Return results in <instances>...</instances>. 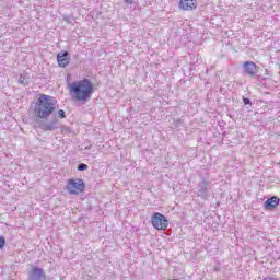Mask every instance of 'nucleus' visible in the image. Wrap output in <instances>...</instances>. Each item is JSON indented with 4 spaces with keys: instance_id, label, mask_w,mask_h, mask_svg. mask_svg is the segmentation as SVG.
Wrapping results in <instances>:
<instances>
[{
    "instance_id": "f257e3e1",
    "label": "nucleus",
    "mask_w": 280,
    "mask_h": 280,
    "mask_svg": "<svg viewBox=\"0 0 280 280\" xmlns=\"http://www.w3.org/2000/svg\"><path fill=\"white\" fill-rule=\"evenodd\" d=\"M69 93L75 102H86L93 95V83L89 79L74 81L69 85Z\"/></svg>"
},
{
    "instance_id": "f03ea898",
    "label": "nucleus",
    "mask_w": 280,
    "mask_h": 280,
    "mask_svg": "<svg viewBox=\"0 0 280 280\" xmlns=\"http://www.w3.org/2000/svg\"><path fill=\"white\" fill-rule=\"evenodd\" d=\"M56 110V100L49 95H40L35 105V115L39 119H47Z\"/></svg>"
},
{
    "instance_id": "7ed1b4c3",
    "label": "nucleus",
    "mask_w": 280,
    "mask_h": 280,
    "mask_svg": "<svg viewBox=\"0 0 280 280\" xmlns=\"http://www.w3.org/2000/svg\"><path fill=\"white\" fill-rule=\"evenodd\" d=\"M86 185L84 184L83 179H68L67 189L68 194H70L71 196H78L79 194H82V191H84Z\"/></svg>"
},
{
    "instance_id": "20e7f679",
    "label": "nucleus",
    "mask_w": 280,
    "mask_h": 280,
    "mask_svg": "<svg viewBox=\"0 0 280 280\" xmlns=\"http://www.w3.org/2000/svg\"><path fill=\"white\" fill-rule=\"evenodd\" d=\"M151 224L156 231H165L170 226V221L165 215L154 212L151 217Z\"/></svg>"
},
{
    "instance_id": "39448f33",
    "label": "nucleus",
    "mask_w": 280,
    "mask_h": 280,
    "mask_svg": "<svg viewBox=\"0 0 280 280\" xmlns=\"http://www.w3.org/2000/svg\"><path fill=\"white\" fill-rule=\"evenodd\" d=\"M197 196L202 198V200H209V184L206 180H202L197 186Z\"/></svg>"
},
{
    "instance_id": "423d86ee",
    "label": "nucleus",
    "mask_w": 280,
    "mask_h": 280,
    "mask_svg": "<svg viewBox=\"0 0 280 280\" xmlns=\"http://www.w3.org/2000/svg\"><path fill=\"white\" fill-rule=\"evenodd\" d=\"M178 8L179 10L190 12L198 8V2L196 0H179Z\"/></svg>"
},
{
    "instance_id": "0eeeda50",
    "label": "nucleus",
    "mask_w": 280,
    "mask_h": 280,
    "mask_svg": "<svg viewBox=\"0 0 280 280\" xmlns=\"http://www.w3.org/2000/svg\"><path fill=\"white\" fill-rule=\"evenodd\" d=\"M243 69L245 71V73H247V75H250V78H253V75H255L257 73V65H255V62H253V61L244 62Z\"/></svg>"
},
{
    "instance_id": "6e6552de",
    "label": "nucleus",
    "mask_w": 280,
    "mask_h": 280,
    "mask_svg": "<svg viewBox=\"0 0 280 280\" xmlns=\"http://www.w3.org/2000/svg\"><path fill=\"white\" fill-rule=\"evenodd\" d=\"M69 52L65 51L57 55V62L59 67H67V65H69Z\"/></svg>"
},
{
    "instance_id": "1a4fd4ad",
    "label": "nucleus",
    "mask_w": 280,
    "mask_h": 280,
    "mask_svg": "<svg viewBox=\"0 0 280 280\" xmlns=\"http://www.w3.org/2000/svg\"><path fill=\"white\" fill-rule=\"evenodd\" d=\"M39 128L42 130L50 131V132L54 131V130H57V128H58V120H52L50 122H42L39 125Z\"/></svg>"
},
{
    "instance_id": "9d476101",
    "label": "nucleus",
    "mask_w": 280,
    "mask_h": 280,
    "mask_svg": "<svg viewBox=\"0 0 280 280\" xmlns=\"http://www.w3.org/2000/svg\"><path fill=\"white\" fill-rule=\"evenodd\" d=\"M279 205V198L277 197H271L267 201H265V207H271L275 209Z\"/></svg>"
},
{
    "instance_id": "9b49d317",
    "label": "nucleus",
    "mask_w": 280,
    "mask_h": 280,
    "mask_svg": "<svg viewBox=\"0 0 280 280\" xmlns=\"http://www.w3.org/2000/svg\"><path fill=\"white\" fill-rule=\"evenodd\" d=\"M40 277H43V269L34 267L31 271V278L40 279Z\"/></svg>"
},
{
    "instance_id": "f8f14e48",
    "label": "nucleus",
    "mask_w": 280,
    "mask_h": 280,
    "mask_svg": "<svg viewBox=\"0 0 280 280\" xmlns=\"http://www.w3.org/2000/svg\"><path fill=\"white\" fill-rule=\"evenodd\" d=\"M18 82H19V84H22L23 86H27V84H30V77H27L25 74H21Z\"/></svg>"
},
{
    "instance_id": "ddd939ff",
    "label": "nucleus",
    "mask_w": 280,
    "mask_h": 280,
    "mask_svg": "<svg viewBox=\"0 0 280 280\" xmlns=\"http://www.w3.org/2000/svg\"><path fill=\"white\" fill-rule=\"evenodd\" d=\"M79 172H84V170H89V165L81 163L78 166Z\"/></svg>"
},
{
    "instance_id": "4468645a",
    "label": "nucleus",
    "mask_w": 280,
    "mask_h": 280,
    "mask_svg": "<svg viewBox=\"0 0 280 280\" xmlns=\"http://www.w3.org/2000/svg\"><path fill=\"white\" fill-rule=\"evenodd\" d=\"M5 246V237L0 236V249Z\"/></svg>"
},
{
    "instance_id": "2eb2a0df",
    "label": "nucleus",
    "mask_w": 280,
    "mask_h": 280,
    "mask_svg": "<svg viewBox=\"0 0 280 280\" xmlns=\"http://www.w3.org/2000/svg\"><path fill=\"white\" fill-rule=\"evenodd\" d=\"M58 117H60V119H65V110L60 109L58 112Z\"/></svg>"
},
{
    "instance_id": "dca6fc26",
    "label": "nucleus",
    "mask_w": 280,
    "mask_h": 280,
    "mask_svg": "<svg viewBox=\"0 0 280 280\" xmlns=\"http://www.w3.org/2000/svg\"><path fill=\"white\" fill-rule=\"evenodd\" d=\"M243 102H244L245 105L250 104V100L249 98H243Z\"/></svg>"
},
{
    "instance_id": "f3484780",
    "label": "nucleus",
    "mask_w": 280,
    "mask_h": 280,
    "mask_svg": "<svg viewBox=\"0 0 280 280\" xmlns=\"http://www.w3.org/2000/svg\"><path fill=\"white\" fill-rule=\"evenodd\" d=\"M125 3H132V0H124Z\"/></svg>"
},
{
    "instance_id": "a211bd4d",
    "label": "nucleus",
    "mask_w": 280,
    "mask_h": 280,
    "mask_svg": "<svg viewBox=\"0 0 280 280\" xmlns=\"http://www.w3.org/2000/svg\"><path fill=\"white\" fill-rule=\"evenodd\" d=\"M265 280H276L275 278H265Z\"/></svg>"
},
{
    "instance_id": "6ab92c4d",
    "label": "nucleus",
    "mask_w": 280,
    "mask_h": 280,
    "mask_svg": "<svg viewBox=\"0 0 280 280\" xmlns=\"http://www.w3.org/2000/svg\"><path fill=\"white\" fill-rule=\"evenodd\" d=\"M173 280H176V279H173Z\"/></svg>"
}]
</instances>
